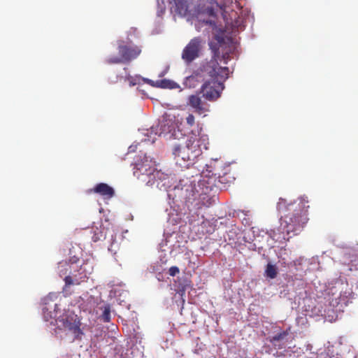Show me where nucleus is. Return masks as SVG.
Segmentation results:
<instances>
[{
    "instance_id": "20",
    "label": "nucleus",
    "mask_w": 358,
    "mask_h": 358,
    "mask_svg": "<svg viewBox=\"0 0 358 358\" xmlns=\"http://www.w3.org/2000/svg\"><path fill=\"white\" fill-rule=\"evenodd\" d=\"M288 334L289 333L287 331H281V332L277 334L276 335L273 336L271 338V342L273 343H275L278 341H282L288 335Z\"/></svg>"
},
{
    "instance_id": "5",
    "label": "nucleus",
    "mask_w": 358,
    "mask_h": 358,
    "mask_svg": "<svg viewBox=\"0 0 358 358\" xmlns=\"http://www.w3.org/2000/svg\"><path fill=\"white\" fill-rule=\"evenodd\" d=\"M203 173H206L208 177H214L222 184H230L235 180L234 174L230 172L229 166H224L222 162L217 159L212 160L209 164L206 165V169Z\"/></svg>"
},
{
    "instance_id": "17",
    "label": "nucleus",
    "mask_w": 358,
    "mask_h": 358,
    "mask_svg": "<svg viewBox=\"0 0 358 358\" xmlns=\"http://www.w3.org/2000/svg\"><path fill=\"white\" fill-rule=\"evenodd\" d=\"M203 80V76L199 72H194L191 76L187 77L186 83H189L190 86H194L195 82H200Z\"/></svg>"
},
{
    "instance_id": "19",
    "label": "nucleus",
    "mask_w": 358,
    "mask_h": 358,
    "mask_svg": "<svg viewBox=\"0 0 358 358\" xmlns=\"http://www.w3.org/2000/svg\"><path fill=\"white\" fill-rule=\"evenodd\" d=\"M101 319L104 322H109L110 321V307L109 305L104 306Z\"/></svg>"
},
{
    "instance_id": "24",
    "label": "nucleus",
    "mask_w": 358,
    "mask_h": 358,
    "mask_svg": "<svg viewBox=\"0 0 358 358\" xmlns=\"http://www.w3.org/2000/svg\"><path fill=\"white\" fill-rule=\"evenodd\" d=\"M127 80L129 83L130 86H134L138 83L139 78H134V77H128Z\"/></svg>"
},
{
    "instance_id": "3",
    "label": "nucleus",
    "mask_w": 358,
    "mask_h": 358,
    "mask_svg": "<svg viewBox=\"0 0 358 358\" xmlns=\"http://www.w3.org/2000/svg\"><path fill=\"white\" fill-rule=\"evenodd\" d=\"M308 201L305 197H301L298 201L287 203L284 199H280L277 208L280 212L293 210V213L285 215L281 218L280 227L287 234L293 236L299 234L309 220L308 211Z\"/></svg>"
},
{
    "instance_id": "31",
    "label": "nucleus",
    "mask_w": 358,
    "mask_h": 358,
    "mask_svg": "<svg viewBox=\"0 0 358 358\" xmlns=\"http://www.w3.org/2000/svg\"><path fill=\"white\" fill-rule=\"evenodd\" d=\"M355 358H358V355H355Z\"/></svg>"
},
{
    "instance_id": "25",
    "label": "nucleus",
    "mask_w": 358,
    "mask_h": 358,
    "mask_svg": "<svg viewBox=\"0 0 358 358\" xmlns=\"http://www.w3.org/2000/svg\"><path fill=\"white\" fill-rule=\"evenodd\" d=\"M351 266L354 267L355 270H358V256L351 260Z\"/></svg>"
},
{
    "instance_id": "27",
    "label": "nucleus",
    "mask_w": 358,
    "mask_h": 358,
    "mask_svg": "<svg viewBox=\"0 0 358 358\" xmlns=\"http://www.w3.org/2000/svg\"><path fill=\"white\" fill-rule=\"evenodd\" d=\"M222 59L224 60V63L227 64L228 60L229 59V55L226 52L222 55Z\"/></svg>"
},
{
    "instance_id": "30",
    "label": "nucleus",
    "mask_w": 358,
    "mask_h": 358,
    "mask_svg": "<svg viewBox=\"0 0 358 358\" xmlns=\"http://www.w3.org/2000/svg\"><path fill=\"white\" fill-rule=\"evenodd\" d=\"M199 197L201 200H205L208 197V196H206V194H201Z\"/></svg>"
},
{
    "instance_id": "16",
    "label": "nucleus",
    "mask_w": 358,
    "mask_h": 358,
    "mask_svg": "<svg viewBox=\"0 0 358 358\" xmlns=\"http://www.w3.org/2000/svg\"><path fill=\"white\" fill-rule=\"evenodd\" d=\"M265 275L266 277L273 279L276 278L278 275V268L275 265H273L270 263H268L266 265V268L265 270Z\"/></svg>"
},
{
    "instance_id": "15",
    "label": "nucleus",
    "mask_w": 358,
    "mask_h": 358,
    "mask_svg": "<svg viewBox=\"0 0 358 358\" xmlns=\"http://www.w3.org/2000/svg\"><path fill=\"white\" fill-rule=\"evenodd\" d=\"M92 233L93 234L92 236V239L94 242H97L105 238L106 235L101 228L93 227L92 229Z\"/></svg>"
},
{
    "instance_id": "28",
    "label": "nucleus",
    "mask_w": 358,
    "mask_h": 358,
    "mask_svg": "<svg viewBox=\"0 0 358 358\" xmlns=\"http://www.w3.org/2000/svg\"><path fill=\"white\" fill-rule=\"evenodd\" d=\"M172 136H173V138H174V139L178 138V140H180V137H179V136H182L183 135H182L181 133H180L179 131H178V132L174 131V132L172 134Z\"/></svg>"
},
{
    "instance_id": "13",
    "label": "nucleus",
    "mask_w": 358,
    "mask_h": 358,
    "mask_svg": "<svg viewBox=\"0 0 358 358\" xmlns=\"http://www.w3.org/2000/svg\"><path fill=\"white\" fill-rule=\"evenodd\" d=\"M78 267L76 263L61 262L58 264L57 270L60 277H66V275H71L72 271L76 272V270Z\"/></svg>"
},
{
    "instance_id": "4",
    "label": "nucleus",
    "mask_w": 358,
    "mask_h": 358,
    "mask_svg": "<svg viewBox=\"0 0 358 358\" xmlns=\"http://www.w3.org/2000/svg\"><path fill=\"white\" fill-rule=\"evenodd\" d=\"M134 175L148 185H153L155 183L159 186L158 180H162L164 175L160 171L155 169L151 161H148L145 156L141 162H136L134 168Z\"/></svg>"
},
{
    "instance_id": "2",
    "label": "nucleus",
    "mask_w": 358,
    "mask_h": 358,
    "mask_svg": "<svg viewBox=\"0 0 358 358\" xmlns=\"http://www.w3.org/2000/svg\"><path fill=\"white\" fill-rule=\"evenodd\" d=\"M202 131V127L197 124L190 131L185 142L173 144L172 153L176 164L180 167L188 168L201 155L203 150L208 149V138Z\"/></svg>"
},
{
    "instance_id": "7",
    "label": "nucleus",
    "mask_w": 358,
    "mask_h": 358,
    "mask_svg": "<svg viewBox=\"0 0 358 358\" xmlns=\"http://www.w3.org/2000/svg\"><path fill=\"white\" fill-rule=\"evenodd\" d=\"M215 7L216 8H220L222 10V15L225 21V28L229 32L236 34L244 29V19L238 12L232 10L227 15V11L220 7L217 3H215Z\"/></svg>"
},
{
    "instance_id": "8",
    "label": "nucleus",
    "mask_w": 358,
    "mask_h": 358,
    "mask_svg": "<svg viewBox=\"0 0 358 358\" xmlns=\"http://www.w3.org/2000/svg\"><path fill=\"white\" fill-rule=\"evenodd\" d=\"M87 263H85L80 266H78L76 272L72 271L71 275H66L64 280L65 282L64 289L71 285H78L82 282L85 281L88 278V275L91 273L92 267L89 268Z\"/></svg>"
},
{
    "instance_id": "22",
    "label": "nucleus",
    "mask_w": 358,
    "mask_h": 358,
    "mask_svg": "<svg viewBox=\"0 0 358 358\" xmlns=\"http://www.w3.org/2000/svg\"><path fill=\"white\" fill-rule=\"evenodd\" d=\"M180 273V269L178 266H173L171 267H170L169 270V274L171 275V276H176L177 274H178Z\"/></svg>"
},
{
    "instance_id": "14",
    "label": "nucleus",
    "mask_w": 358,
    "mask_h": 358,
    "mask_svg": "<svg viewBox=\"0 0 358 358\" xmlns=\"http://www.w3.org/2000/svg\"><path fill=\"white\" fill-rule=\"evenodd\" d=\"M156 87L163 89H176L179 87V85L178 83L173 80L162 79L156 81Z\"/></svg>"
},
{
    "instance_id": "21",
    "label": "nucleus",
    "mask_w": 358,
    "mask_h": 358,
    "mask_svg": "<svg viewBox=\"0 0 358 358\" xmlns=\"http://www.w3.org/2000/svg\"><path fill=\"white\" fill-rule=\"evenodd\" d=\"M186 124L189 127H192L195 124V117L194 116L189 113L186 117Z\"/></svg>"
},
{
    "instance_id": "6",
    "label": "nucleus",
    "mask_w": 358,
    "mask_h": 358,
    "mask_svg": "<svg viewBox=\"0 0 358 358\" xmlns=\"http://www.w3.org/2000/svg\"><path fill=\"white\" fill-rule=\"evenodd\" d=\"M141 49L137 46L120 44L118 45L119 57L112 56L106 59L108 64H116L129 62L136 59L141 53Z\"/></svg>"
},
{
    "instance_id": "12",
    "label": "nucleus",
    "mask_w": 358,
    "mask_h": 358,
    "mask_svg": "<svg viewBox=\"0 0 358 358\" xmlns=\"http://www.w3.org/2000/svg\"><path fill=\"white\" fill-rule=\"evenodd\" d=\"M91 192L96 193L105 199H111L115 195L113 188L103 182L97 184Z\"/></svg>"
},
{
    "instance_id": "29",
    "label": "nucleus",
    "mask_w": 358,
    "mask_h": 358,
    "mask_svg": "<svg viewBox=\"0 0 358 358\" xmlns=\"http://www.w3.org/2000/svg\"><path fill=\"white\" fill-rule=\"evenodd\" d=\"M216 40L217 41L220 47H221L222 43H224V38L222 37H221V36H216Z\"/></svg>"
},
{
    "instance_id": "18",
    "label": "nucleus",
    "mask_w": 358,
    "mask_h": 358,
    "mask_svg": "<svg viewBox=\"0 0 358 358\" xmlns=\"http://www.w3.org/2000/svg\"><path fill=\"white\" fill-rule=\"evenodd\" d=\"M176 5V9L180 13H185L187 10V4L185 0H171Z\"/></svg>"
},
{
    "instance_id": "1",
    "label": "nucleus",
    "mask_w": 358,
    "mask_h": 358,
    "mask_svg": "<svg viewBox=\"0 0 358 358\" xmlns=\"http://www.w3.org/2000/svg\"><path fill=\"white\" fill-rule=\"evenodd\" d=\"M210 47L213 52L212 59L204 64L201 71L210 77V79L204 82L200 89L202 96L209 101H215L220 96L224 89V83L229 77L228 67H222L218 63L221 60L220 48Z\"/></svg>"
},
{
    "instance_id": "11",
    "label": "nucleus",
    "mask_w": 358,
    "mask_h": 358,
    "mask_svg": "<svg viewBox=\"0 0 358 358\" xmlns=\"http://www.w3.org/2000/svg\"><path fill=\"white\" fill-rule=\"evenodd\" d=\"M187 105L192 107L196 113L199 115L208 111V104L205 103L197 94L189 96Z\"/></svg>"
},
{
    "instance_id": "26",
    "label": "nucleus",
    "mask_w": 358,
    "mask_h": 358,
    "mask_svg": "<svg viewBox=\"0 0 358 358\" xmlns=\"http://www.w3.org/2000/svg\"><path fill=\"white\" fill-rule=\"evenodd\" d=\"M144 81L152 87H156V81H153L148 78H145Z\"/></svg>"
},
{
    "instance_id": "9",
    "label": "nucleus",
    "mask_w": 358,
    "mask_h": 358,
    "mask_svg": "<svg viewBox=\"0 0 358 358\" xmlns=\"http://www.w3.org/2000/svg\"><path fill=\"white\" fill-rule=\"evenodd\" d=\"M201 40L199 37L192 38L184 48L182 58L186 62L190 63L199 56L201 48Z\"/></svg>"
},
{
    "instance_id": "23",
    "label": "nucleus",
    "mask_w": 358,
    "mask_h": 358,
    "mask_svg": "<svg viewBox=\"0 0 358 358\" xmlns=\"http://www.w3.org/2000/svg\"><path fill=\"white\" fill-rule=\"evenodd\" d=\"M206 13L209 15V16H212V17H214L215 16V14H216V11H215V8L214 7V6H208L206 8L205 10Z\"/></svg>"
},
{
    "instance_id": "10",
    "label": "nucleus",
    "mask_w": 358,
    "mask_h": 358,
    "mask_svg": "<svg viewBox=\"0 0 358 358\" xmlns=\"http://www.w3.org/2000/svg\"><path fill=\"white\" fill-rule=\"evenodd\" d=\"M59 322L62 323L59 327L71 331L76 338H78L80 335L83 334L80 328V322L76 315H62L59 317Z\"/></svg>"
}]
</instances>
